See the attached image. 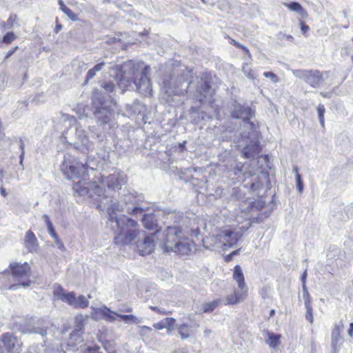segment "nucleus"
<instances>
[{
  "label": "nucleus",
  "mask_w": 353,
  "mask_h": 353,
  "mask_svg": "<svg viewBox=\"0 0 353 353\" xmlns=\"http://www.w3.org/2000/svg\"><path fill=\"white\" fill-rule=\"evenodd\" d=\"M153 327L157 330H163V329L165 328L164 322H163V319L160 321L158 323H154Z\"/></svg>",
  "instance_id": "obj_51"
},
{
  "label": "nucleus",
  "mask_w": 353,
  "mask_h": 353,
  "mask_svg": "<svg viewBox=\"0 0 353 353\" xmlns=\"http://www.w3.org/2000/svg\"><path fill=\"white\" fill-rule=\"evenodd\" d=\"M119 310L121 312H131L132 311V308L129 306H125L123 308H120Z\"/></svg>",
  "instance_id": "obj_60"
},
{
  "label": "nucleus",
  "mask_w": 353,
  "mask_h": 353,
  "mask_svg": "<svg viewBox=\"0 0 353 353\" xmlns=\"http://www.w3.org/2000/svg\"><path fill=\"white\" fill-rule=\"evenodd\" d=\"M24 245L30 252H36L39 250V243L35 234L30 230L26 232Z\"/></svg>",
  "instance_id": "obj_20"
},
{
  "label": "nucleus",
  "mask_w": 353,
  "mask_h": 353,
  "mask_svg": "<svg viewBox=\"0 0 353 353\" xmlns=\"http://www.w3.org/2000/svg\"><path fill=\"white\" fill-rule=\"evenodd\" d=\"M17 18V15L15 14L10 15L6 22L3 21L1 23V27L6 29L12 28L16 23Z\"/></svg>",
  "instance_id": "obj_33"
},
{
  "label": "nucleus",
  "mask_w": 353,
  "mask_h": 353,
  "mask_svg": "<svg viewBox=\"0 0 353 353\" xmlns=\"http://www.w3.org/2000/svg\"><path fill=\"white\" fill-rule=\"evenodd\" d=\"M296 187L300 193L303 192V183L301 179V174H297L296 177Z\"/></svg>",
  "instance_id": "obj_43"
},
{
  "label": "nucleus",
  "mask_w": 353,
  "mask_h": 353,
  "mask_svg": "<svg viewBox=\"0 0 353 353\" xmlns=\"http://www.w3.org/2000/svg\"><path fill=\"white\" fill-rule=\"evenodd\" d=\"M213 94V90L211 88L210 84L205 81L201 83V88L197 90L196 98L200 102L211 101V97Z\"/></svg>",
  "instance_id": "obj_18"
},
{
  "label": "nucleus",
  "mask_w": 353,
  "mask_h": 353,
  "mask_svg": "<svg viewBox=\"0 0 353 353\" xmlns=\"http://www.w3.org/2000/svg\"><path fill=\"white\" fill-rule=\"evenodd\" d=\"M317 112L319 117H322L325 113V107L323 104H319L317 107Z\"/></svg>",
  "instance_id": "obj_50"
},
{
  "label": "nucleus",
  "mask_w": 353,
  "mask_h": 353,
  "mask_svg": "<svg viewBox=\"0 0 353 353\" xmlns=\"http://www.w3.org/2000/svg\"><path fill=\"white\" fill-rule=\"evenodd\" d=\"M150 308L153 310V311H156L159 313H161V314H166L167 313L164 311V310H159L157 307L156 306H150Z\"/></svg>",
  "instance_id": "obj_61"
},
{
  "label": "nucleus",
  "mask_w": 353,
  "mask_h": 353,
  "mask_svg": "<svg viewBox=\"0 0 353 353\" xmlns=\"http://www.w3.org/2000/svg\"><path fill=\"white\" fill-rule=\"evenodd\" d=\"M284 6L289 10L298 12L302 17L307 15L306 10L298 2L285 3Z\"/></svg>",
  "instance_id": "obj_29"
},
{
  "label": "nucleus",
  "mask_w": 353,
  "mask_h": 353,
  "mask_svg": "<svg viewBox=\"0 0 353 353\" xmlns=\"http://www.w3.org/2000/svg\"><path fill=\"white\" fill-rule=\"evenodd\" d=\"M92 131L90 128H88V131L85 130L81 126H78L75 129V139L72 141L68 137V132H66V135L64 137L65 141L69 143L71 145H73L74 147L80 150L82 153L88 154V159L92 160L95 157L92 154L94 144L92 141H90L91 138H94V135H89L90 132Z\"/></svg>",
  "instance_id": "obj_4"
},
{
  "label": "nucleus",
  "mask_w": 353,
  "mask_h": 353,
  "mask_svg": "<svg viewBox=\"0 0 353 353\" xmlns=\"http://www.w3.org/2000/svg\"><path fill=\"white\" fill-rule=\"evenodd\" d=\"M301 29L303 33L305 34L309 30V26L304 24L303 22H301Z\"/></svg>",
  "instance_id": "obj_59"
},
{
  "label": "nucleus",
  "mask_w": 353,
  "mask_h": 353,
  "mask_svg": "<svg viewBox=\"0 0 353 353\" xmlns=\"http://www.w3.org/2000/svg\"><path fill=\"white\" fill-rule=\"evenodd\" d=\"M263 76L269 79L272 83H276L279 82L278 77L272 72H265Z\"/></svg>",
  "instance_id": "obj_36"
},
{
  "label": "nucleus",
  "mask_w": 353,
  "mask_h": 353,
  "mask_svg": "<svg viewBox=\"0 0 353 353\" xmlns=\"http://www.w3.org/2000/svg\"><path fill=\"white\" fill-rule=\"evenodd\" d=\"M132 108H133V112H139V113H141L142 112V110H143V106L141 104H136L135 105L132 106Z\"/></svg>",
  "instance_id": "obj_55"
},
{
  "label": "nucleus",
  "mask_w": 353,
  "mask_h": 353,
  "mask_svg": "<svg viewBox=\"0 0 353 353\" xmlns=\"http://www.w3.org/2000/svg\"><path fill=\"white\" fill-rule=\"evenodd\" d=\"M162 215L165 219V224H177L182 219L181 213L176 210H165L162 212Z\"/></svg>",
  "instance_id": "obj_22"
},
{
  "label": "nucleus",
  "mask_w": 353,
  "mask_h": 353,
  "mask_svg": "<svg viewBox=\"0 0 353 353\" xmlns=\"http://www.w3.org/2000/svg\"><path fill=\"white\" fill-rule=\"evenodd\" d=\"M241 234L231 229L221 230L216 236L206 237L203 242L205 247L211 249V247L216 248H231L236 245L241 239Z\"/></svg>",
  "instance_id": "obj_5"
},
{
  "label": "nucleus",
  "mask_w": 353,
  "mask_h": 353,
  "mask_svg": "<svg viewBox=\"0 0 353 353\" xmlns=\"http://www.w3.org/2000/svg\"><path fill=\"white\" fill-rule=\"evenodd\" d=\"M77 339H78V336H77L73 337L72 339H71V336H70V339H69L70 345H77L78 343H80L83 341V339L81 338V341H76Z\"/></svg>",
  "instance_id": "obj_54"
},
{
  "label": "nucleus",
  "mask_w": 353,
  "mask_h": 353,
  "mask_svg": "<svg viewBox=\"0 0 353 353\" xmlns=\"http://www.w3.org/2000/svg\"><path fill=\"white\" fill-rule=\"evenodd\" d=\"M1 341L5 349L10 353H20L21 342L12 334L6 333L1 337Z\"/></svg>",
  "instance_id": "obj_14"
},
{
  "label": "nucleus",
  "mask_w": 353,
  "mask_h": 353,
  "mask_svg": "<svg viewBox=\"0 0 353 353\" xmlns=\"http://www.w3.org/2000/svg\"><path fill=\"white\" fill-rule=\"evenodd\" d=\"M241 70L250 80L254 81L257 77L255 72L249 66L248 63H243Z\"/></svg>",
  "instance_id": "obj_30"
},
{
  "label": "nucleus",
  "mask_w": 353,
  "mask_h": 353,
  "mask_svg": "<svg viewBox=\"0 0 353 353\" xmlns=\"http://www.w3.org/2000/svg\"><path fill=\"white\" fill-rule=\"evenodd\" d=\"M101 314L104 316L105 319L110 322H114L116 321L117 315L114 314L113 311H111L108 307H104L102 309H99Z\"/></svg>",
  "instance_id": "obj_31"
},
{
  "label": "nucleus",
  "mask_w": 353,
  "mask_h": 353,
  "mask_svg": "<svg viewBox=\"0 0 353 353\" xmlns=\"http://www.w3.org/2000/svg\"><path fill=\"white\" fill-rule=\"evenodd\" d=\"M9 268L14 280L17 282V284H12L10 286V290H14L17 286L26 288L30 285L32 283L30 280L31 269L28 263L12 262L9 265Z\"/></svg>",
  "instance_id": "obj_7"
},
{
  "label": "nucleus",
  "mask_w": 353,
  "mask_h": 353,
  "mask_svg": "<svg viewBox=\"0 0 353 353\" xmlns=\"http://www.w3.org/2000/svg\"><path fill=\"white\" fill-rule=\"evenodd\" d=\"M101 107L95 106L94 114L95 117L102 123H107L112 117L110 109L103 107L101 103Z\"/></svg>",
  "instance_id": "obj_21"
},
{
  "label": "nucleus",
  "mask_w": 353,
  "mask_h": 353,
  "mask_svg": "<svg viewBox=\"0 0 353 353\" xmlns=\"http://www.w3.org/2000/svg\"><path fill=\"white\" fill-rule=\"evenodd\" d=\"M179 333L181 335V339H186L189 336V334L188 333V332L186 330L185 325H182L180 327Z\"/></svg>",
  "instance_id": "obj_46"
},
{
  "label": "nucleus",
  "mask_w": 353,
  "mask_h": 353,
  "mask_svg": "<svg viewBox=\"0 0 353 353\" xmlns=\"http://www.w3.org/2000/svg\"><path fill=\"white\" fill-rule=\"evenodd\" d=\"M348 335L350 336V337H352L353 336V323H351L350 324V328L348 330Z\"/></svg>",
  "instance_id": "obj_63"
},
{
  "label": "nucleus",
  "mask_w": 353,
  "mask_h": 353,
  "mask_svg": "<svg viewBox=\"0 0 353 353\" xmlns=\"http://www.w3.org/2000/svg\"><path fill=\"white\" fill-rule=\"evenodd\" d=\"M63 12L64 14H65L68 17L73 21H77L79 20V18L77 17V15H76L70 8H68L67 7V8H65V10L63 11Z\"/></svg>",
  "instance_id": "obj_37"
},
{
  "label": "nucleus",
  "mask_w": 353,
  "mask_h": 353,
  "mask_svg": "<svg viewBox=\"0 0 353 353\" xmlns=\"http://www.w3.org/2000/svg\"><path fill=\"white\" fill-rule=\"evenodd\" d=\"M104 348L105 349L108 353H117L115 350L112 349L110 347H108V345H105Z\"/></svg>",
  "instance_id": "obj_64"
},
{
  "label": "nucleus",
  "mask_w": 353,
  "mask_h": 353,
  "mask_svg": "<svg viewBox=\"0 0 353 353\" xmlns=\"http://www.w3.org/2000/svg\"><path fill=\"white\" fill-rule=\"evenodd\" d=\"M88 168L92 170L94 169L89 165L79 163L68 154L64 156V159L61 165V172L68 179L85 176Z\"/></svg>",
  "instance_id": "obj_6"
},
{
  "label": "nucleus",
  "mask_w": 353,
  "mask_h": 353,
  "mask_svg": "<svg viewBox=\"0 0 353 353\" xmlns=\"http://www.w3.org/2000/svg\"><path fill=\"white\" fill-rule=\"evenodd\" d=\"M303 298L304 299L305 307H312V298L310 295V293L303 294Z\"/></svg>",
  "instance_id": "obj_45"
},
{
  "label": "nucleus",
  "mask_w": 353,
  "mask_h": 353,
  "mask_svg": "<svg viewBox=\"0 0 353 353\" xmlns=\"http://www.w3.org/2000/svg\"><path fill=\"white\" fill-rule=\"evenodd\" d=\"M163 322L165 325V327L171 330L174 329V326L175 324V319L173 318H165L163 319Z\"/></svg>",
  "instance_id": "obj_38"
},
{
  "label": "nucleus",
  "mask_w": 353,
  "mask_h": 353,
  "mask_svg": "<svg viewBox=\"0 0 353 353\" xmlns=\"http://www.w3.org/2000/svg\"><path fill=\"white\" fill-rule=\"evenodd\" d=\"M142 222L144 227L146 229L150 230H155V233L159 231V228L157 223L155 215L145 214L142 219Z\"/></svg>",
  "instance_id": "obj_23"
},
{
  "label": "nucleus",
  "mask_w": 353,
  "mask_h": 353,
  "mask_svg": "<svg viewBox=\"0 0 353 353\" xmlns=\"http://www.w3.org/2000/svg\"><path fill=\"white\" fill-rule=\"evenodd\" d=\"M140 334L143 336H150L152 332V329L150 327L143 325L140 327Z\"/></svg>",
  "instance_id": "obj_40"
},
{
  "label": "nucleus",
  "mask_w": 353,
  "mask_h": 353,
  "mask_svg": "<svg viewBox=\"0 0 353 353\" xmlns=\"http://www.w3.org/2000/svg\"><path fill=\"white\" fill-rule=\"evenodd\" d=\"M219 301H213L211 302L205 303L203 305V310L204 312H210L213 311L218 305Z\"/></svg>",
  "instance_id": "obj_34"
},
{
  "label": "nucleus",
  "mask_w": 353,
  "mask_h": 353,
  "mask_svg": "<svg viewBox=\"0 0 353 353\" xmlns=\"http://www.w3.org/2000/svg\"><path fill=\"white\" fill-rule=\"evenodd\" d=\"M125 182V175L122 172H115L107 176H101L100 179H99L97 183L103 188V190H104V187L106 186L108 190L114 191L121 189ZM104 192L105 190H103V192ZM101 197V199H107V196H104V194Z\"/></svg>",
  "instance_id": "obj_10"
},
{
  "label": "nucleus",
  "mask_w": 353,
  "mask_h": 353,
  "mask_svg": "<svg viewBox=\"0 0 353 353\" xmlns=\"http://www.w3.org/2000/svg\"><path fill=\"white\" fill-rule=\"evenodd\" d=\"M117 316L119 317L125 323L139 324L143 322L142 319L138 318L133 314H121L117 312H113Z\"/></svg>",
  "instance_id": "obj_27"
},
{
  "label": "nucleus",
  "mask_w": 353,
  "mask_h": 353,
  "mask_svg": "<svg viewBox=\"0 0 353 353\" xmlns=\"http://www.w3.org/2000/svg\"><path fill=\"white\" fill-rule=\"evenodd\" d=\"M96 74L97 72L93 70V68L90 69L87 72L85 83H87L90 79H92L96 75Z\"/></svg>",
  "instance_id": "obj_48"
},
{
  "label": "nucleus",
  "mask_w": 353,
  "mask_h": 353,
  "mask_svg": "<svg viewBox=\"0 0 353 353\" xmlns=\"http://www.w3.org/2000/svg\"><path fill=\"white\" fill-rule=\"evenodd\" d=\"M53 239H54L55 243H56L57 245L58 246L59 249L61 250H65L64 245L62 243V241L59 239V236H56L53 237Z\"/></svg>",
  "instance_id": "obj_49"
},
{
  "label": "nucleus",
  "mask_w": 353,
  "mask_h": 353,
  "mask_svg": "<svg viewBox=\"0 0 353 353\" xmlns=\"http://www.w3.org/2000/svg\"><path fill=\"white\" fill-rule=\"evenodd\" d=\"M88 300L83 295L76 297V305L74 307L85 308L88 306Z\"/></svg>",
  "instance_id": "obj_32"
},
{
  "label": "nucleus",
  "mask_w": 353,
  "mask_h": 353,
  "mask_svg": "<svg viewBox=\"0 0 353 353\" xmlns=\"http://www.w3.org/2000/svg\"><path fill=\"white\" fill-rule=\"evenodd\" d=\"M293 74L299 79L304 80L313 88H318L324 81V76L327 77L329 72L321 73L319 70H294Z\"/></svg>",
  "instance_id": "obj_11"
},
{
  "label": "nucleus",
  "mask_w": 353,
  "mask_h": 353,
  "mask_svg": "<svg viewBox=\"0 0 353 353\" xmlns=\"http://www.w3.org/2000/svg\"><path fill=\"white\" fill-rule=\"evenodd\" d=\"M54 296L59 300L68 303L72 307H74L76 305L75 294L72 292L66 293L63 288L60 285H57L54 289Z\"/></svg>",
  "instance_id": "obj_16"
},
{
  "label": "nucleus",
  "mask_w": 353,
  "mask_h": 353,
  "mask_svg": "<svg viewBox=\"0 0 353 353\" xmlns=\"http://www.w3.org/2000/svg\"><path fill=\"white\" fill-rule=\"evenodd\" d=\"M254 110L250 107L245 105H241L239 103L234 102L231 108V116L234 119H242L247 125V128L252 130L254 128L253 123L250 121L251 118L254 116Z\"/></svg>",
  "instance_id": "obj_12"
},
{
  "label": "nucleus",
  "mask_w": 353,
  "mask_h": 353,
  "mask_svg": "<svg viewBox=\"0 0 353 353\" xmlns=\"http://www.w3.org/2000/svg\"><path fill=\"white\" fill-rule=\"evenodd\" d=\"M102 87L107 93H112L114 90L115 85H114V83H112L111 81H108V82H105L102 85Z\"/></svg>",
  "instance_id": "obj_39"
},
{
  "label": "nucleus",
  "mask_w": 353,
  "mask_h": 353,
  "mask_svg": "<svg viewBox=\"0 0 353 353\" xmlns=\"http://www.w3.org/2000/svg\"><path fill=\"white\" fill-rule=\"evenodd\" d=\"M17 48H18V47L16 46L14 49L9 50L7 52L5 59H8L10 57H11L14 53V52L17 50Z\"/></svg>",
  "instance_id": "obj_58"
},
{
  "label": "nucleus",
  "mask_w": 353,
  "mask_h": 353,
  "mask_svg": "<svg viewBox=\"0 0 353 353\" xmlns=\"http://www.w3.org/2000/svg\"><path fill=\"white\" fill-rule=\"evenodd\" d=\"M85 319L82 315L77 316L75 318V328L71 333V339L74 336H78V339L76 341H81V334H82V330L83 327V321Z\"/></svg>",
  "instance_id": "obj_25"
},
{
  "label": "nucleus",
  "mask_w": 353,
  "mask_h": 353,
  "mask_svg": "<svg viewBox=\"0 0 353 353\" xmlns=\"http://www.w3.org/2000/svg\"><path fill=\"white\" fill-rule=\"evenodd\" d=\"M47 228H48V232H49L50 235L52 238L56 236H57L52 222H48V223Z\"/></svg>",
  "instance_id": "obj_47"
},
{
  "label": "nucleus",
  "mask_w": 353,
  "mask_h": 353,
  "mask_svg": "<svg viewBox=\"0 0 353 353\" xmlns=\"http://www.w3.org/2000/svg\"><path fill=\"white\" fill-rule=\"evenodd\" d=\"M229 40H230V43L231 44L234 45V46H236V48H243V45L241 44L240 43L237 42L234 39H233L232 38H229Z\"/></svg>",
  "instance_id": "obj_57"
},
{
  "label": "nucleus",
  "mask_w": 353,
  "mask_h": 353,
  "mask_svg": "<svg viewBox=\"0 0 353 353\" xmlns=\"http://www.w3.org/2000/svg\"><path fill=\"white\" fill-rule=\"evenodd\" d=\"M279 336L270 334L269 335L270 345L271 347H276L278 344Z\"/></svg>",
  "instance_id": "obj_42"
},
{
  "label": "nucleus",
  "mask_w": 353,
  "mask_h": 353,
  "mask_svg": "<svg viewBox=\"0 0 353 353\" xmlns=\"http://www.w3.org/2000/svg\"><path fill=\"white\" fill-rule=\"evenodd\" d=\"M58 3L60 6V9L61 10L62 12L65 10V8H67V7L64 4L63 0H58Z\"/></svg>",
  "instance_id": "obj_62"
},
{
  "label": "nucleus",
  "mask_w": 353,
  "mask_h": 353,
  "mask_svg": "<svg viewBox=\"0 0 353 353\" xmlns=\"http://www.w3.org/2000/svg\"><path fill=\"white\" fill-rule=\"evenodd\" d=\"M83 178H84V176ZM73 190L75 193L80 196L88 195L90 197L97 196L99 197L98 201L100 202V204L98 205L99 208L102 206L103 204L108 206V203L112 200L107 201L106 203L102 201L101 198L103 195V188L97 183V181L87 182L85 179H83L73 184Z\"/></svg>",
  "instance_id": "obj_8"
},
{
  "label": "nucleus",
  "mask_w": 353,
  "mask_h": 353,
  "mask_svg": "<svg viewBox=\"0 0 353 353\" xmlns=\"http://www.w3.org/2000/svg\"><path fill=\"white\" fill-rule=\"evenodd\" d=\"M84 353H101L98 348L88 347Z\"/></svg>",
  "instance_id": "obj_56"
},
{
  "label": "nucleus",
  "mask_w": 353,
  "mask_h": 353,
  "mask_svg": "<svg viewBox=\"0 0 353 353\" xmlns=\"http://www.w3.org/2000/svg\"><path fill=\"white\" fill-rule=\"evenodd\" d=\"M20 149L21 150V153L20 154V160H21V161H23V159H24V155H25V151H24V143L22 140H20Z\"/></svg>",
  "instance_id": "obj_52"
},
{
  "label": "nucleus",
  "mask_w": 353,
  "mask_h": 353,
  "mask_svg": "<svg viewBox=\"0 0 353 353\" xmlns=\"http://www.w3.org/2000/svg\"><path fill=\"white\" fill-rule=\"evenodd\" d=\"M127 63L128 62L124 64L123 70H119L117 68L113 69L116 73L115 80L122 92L131 86L136 77V75L133 74V69L125 68Z\"/></svg>",
  "instance_id": "obj_13"
},
{
  "label": "nucleus",
  "mask_w": 353,
  "mask_h": 353,
  "mask_svg": "<svg viewBox=\"0 0 353 353\" xmlns=\"http://www.w3.org/2000/svg\"><path fill=\"white\" fill-rule=\"evenodd\" d=\"M105 64V62L102 61L95 65L92 68L96 72H98L102 70Z\"/></svg>",
  "instance_id": "obj_53"
},
{
  "label": "nucleus",
  "mask_w": 353,
  "mask_h": 353,
  "mask_svg": "<svg viewBox=\"0 0 353 353\" xmlns=\"http://www.w3.org/2000/svg\"><path fill=\"white\" fill-rule=\"evenodd\" d=\"M123 205L117 201L111 200L106 207V212L108 216V225L114 232V243L117 245L130 244L138 236L140 231L137 229V222L125 215L119 217L118 212L125 211L133 215L141 214L145 208L137 202L136 196L130 194L125 196Z\"/></svg>",
  "instance_id": "obj_1"
},
{
  "label": "nucleus",
  "mask_w": 353,
  "mask_h": 353,
  "mask_svg": "<svg viewBox=\"0 0 353 353\" xmlns=\"http://www.w3.org/2000/svg\"><path fill=\"white\" fill-rule=\"evenodd\" d=\"M187 74L179 72V70H175L173 74L165 76L163 80V87L165 92L169 95L183 96L187 93L186 89L181 88L182 83L187 81Z\"/></svg>",
  "instance_id": "obj_9"
},
{
  "label": "nucleus",
  "mask_w": 353,
  "mask_h": 353,
  "mask_svg": "<svg viewBox=\"0 0 353 353\" xmlns=\"http://www.w3.org/2000/svg\"><path fill=\"white\" fill-rule=\"evenodd\" d=\"M248 296V287L244 285L239 287L234 290L233 294L228 295L226 297V303L228 305H235L246 299Z\"/></svg>",
  "instance_id": "obj_17"
},
{
  "label": "nucleus",
  "mask_w": 353,
  "mask_h": 353,
  "mask_svg": "<svg viewBox=\"0 0 353 353\" xmlns=\"http://www.w3.org/2000/svg\"><path fill=\"white\" fill-rule=\"evenodd\" d=\"M259 152V145L256 143L245 146L242 151L245 159L254 158Z\"/></svg>",
  "instance_id": "obj_26"
},
{
  "label": "nucleus",
  "mask_w": 353,
  "mask_h": 353,
  "mask_svg": "<svg viewBox=\"0 0 353 353\" xmlns=\"http://www.w3.org/2000/svg\"><path fill=\"white\" fill-rule=\"evenodd\" d=\"M16 36L12 32H8L2 39V42L10 44L16 39Z\"/></svg>",
  "instance_id": "obj_35"
},
{
  "label": "nucleus",
  "mask_w": 353,
  "mask_h": 353,
  "mask_svg": "<svg viewBox=\"0 0 353 353\" xmlns=\"http://www.w3.org/2000/svg\"><path fill=\"white\" fill-rule=\"evenodd\" d=\"M137 248L140 254L142 256L152 253L154 248L153 236H145L143 241L137 244Z\"/></svg>",
  "instance_id": "obj_19"
},
{
  "label": "nucleus",
  "mask_w": 353,
  "mask_h": 353,
  "mask_svg": "<svg viewBox=\"0 0 353 353\" xmlns=\"http://www.w3.org/2000/svg\"><path fill=\"white\" fill-rule=\"evenodd\" d=\"M233 279L236 281L239 287H243L246 285L245 283L244 275L242 270L239 265H236L234 268Z\"/></svg>",
  "instance_id": "obj_28"
},
{
  "label": "nucleus",
  "mask_w": 353,
  "mask_h": 353,
  "mask_svg": "<svg viewBox=\"0 0 353 353\" xmlns=\"http://www.w3.org/2000/svg\"><path fill=\"white\" fill-rule=\"evenodd\" d=\"M49 322L43 319H39L32 325H27L23 329V333L39 334L42 336L47 334Z\"/></svg>",
  "instance_id": "obj_15"
},
{
  "label": "nucleus",
  "mask_w": 353,
  "mask_h": 353,
  "mask_svg": "<svg viewBox=\"0 0 353 353\" xmlns=\"http://www.w3.org/2000/svg\"><path fill=\"white\" fill-rule=\"evenodd\" d=\"M306 312H305V319L309 321L310 323H313L314 318L312 314V307H305Z\"/></svg>",
  "instance_id": "obj_41"
},
{
  "label": "nucleus",
  "mask_w": 353,
  "mask_h": 353,
  "mask_svg": "<svg viewBox=\"0 0 353 353\" xmlns=\"http://www.w3.org/2000/svg\"><path fill=\"white\" fill-rule=\"evenodd\" d=\"M192 242L184 236L181 228L176 225L167 226L160 243V246L164 252H174L181 255L188 254L192 250Z\"/></svg>",
  "instance_id": "obj_2"
},
{
  "label": "nucleus",
  "mask_w": 353,
  "mask_h": 353,
  "mask_svg": "<svg viewBox=\"0 0 353 353\" xmlns=\"http://www.w3.org/2000/svg\"><path fill=\"white\" fill-rule=\"evenodd\" d=\"M8 271L6 270L3 272H0V274H3L4 276H0V286L6 287L7 286V276Z\"/></svg>",
  "instance_id": "obj_44"
},
{
  "label": "nucleus",
  "mask_w": 353,
  "mask_h": 353,
  "mask_svg": "<svg viewBox=\"0 0 353 353\" xmlns=\"http://www.w3.org/2000/svg\"><path fill=\"white\" fill-rule=\"evenodd\" d=\"M125 68L133 69V74L136 75L133 83L137 91L145 97H150L152 94L150 80L148 77L149 66L143 62L130 61L125 65Z\"/></svg>",
  "instance_id": "obj_3"
},
{
  "label": "nucleus",
  "mask_w": 353,
  "mask_h": 353,
  "mask_svg": "<svg viewBox=\"0 0 353 353\" xmlns=\"http://www.w3.org/2000/svg\"><path fill=\"white\" fill-rule=\"evenodd\" d=\"M341 327L342 325H336L332 332V345L335 351L338 350L342 341V337L341 336Z\"/></svg>",
  "instance_id": "obj_24"
}]
</instances>
